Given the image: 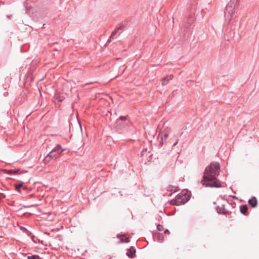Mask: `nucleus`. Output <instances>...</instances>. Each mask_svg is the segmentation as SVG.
Returning a JSON list of instances; mask_svg holds the SVG:
<instances>
[{
	"mask_svg": "<svg viewBox=\"0 0 259 259\" xmlns=\"http://www.w3.org/2000/svg\"><path fill=\"white\" fill-rule=\"evenodd\" d=\"M28 259H40V257L37 254L30 255L27 256Z\"/></svg>",
	"mask_w": 259,
	"mask_h": 259,
	"instance_id": "dca6fc26",
	"label": "nucleus"
},
{
	"mask_svg": "<svg viewBox=\"0 0 259 259\" xmlns=\"http://www.w3.org/2000/svg\"><path fill=\"white\" fill-rule=\"evenodd\" d=\"M23 183L22 182H21V183H20V184H15V189H16V190L18 192H19V193H21V191H20V188L21 187H22V186H23Z\"/></svg>",
	"mask_w": 259,
	"mask_h": 259,
	"instance_id": "2eb2a0df",
	"label": "nucleus"
},
{
	"mask_svg": "<svg viewBox=\"0 0 259 259\" xmlns=\"http://www.w3.org/2000/svg\"><path fill=\"white\" fill-rule=\"evenodd\" d=\"M65 150V149H62L61 148L60 144H57L45 157V162L46 163H48L51 160L58 158L60 154Z\"/></svg>",
	"mask_w": 259,
	"mask_h": 259,
	"instance_id": "7ed1b4c3",
	"label": "nucleus"
},
{
	"mask_svg": "<svg viewBox=\"0 0 259 259\" xmlns=\"http://www.w3.org/2000/svg\"><path fill=\"white\" fill-rule=\"evenodd\" d=\"M0 196H3V197H5V196L3 193H0Z\"/></svg>",
	"mask_w": 259,
	"mask_h": 259,
	"instance_id": "b1692460",
	"label": "nucleus"
},
{
	"mask_svg": "<svg viewBox=\"0 0 259 259\" xmlns=\"http://www.w3.org/2000/svg\"><path fill=\"white\" fill-rule=\"evenodd\" d=\"M124 25L123 23H120L118 26H117L116 29L118 31L120 30H122L123 28Z\"/></svg>",
	"mask_w": 259,
	"mask_h": 259,
	"instance_id": "6ab92c4d",
	"label": "nucleus"
},
{
	"mask_svg": "<svg viewBox=\"0 0 259 259\" xmlns=\"http://www.w3.org/2000/svg\"><path fill=\"white\" fill-rule=\"evenodd\" d=\"M215 209L217 211V212L219 214H225V205L223 204L221 207L219 206H217L215 207Z\"/></svg>",
	"mask_w": 259,
	"mask_h": 259,
	"instance_id": "9b49d317",
	"label": "nucleus"
},
{
	"mask_svg": "<svg viewBox=\"0 0 259 259\" xmlns=\"http://www.w3.org/2000/svg\"><path fill=\"white\" fill-rule=\"evenodd\" d=\"M239 10L237 0H231L226 6L225 13V25L226 31L230 33L231 37L235 35L234 31L238 28L240 26L239 18H238V11Z\"/></svg>",
	"mask_w": 259,
	"mask_h": 259,
	"instance_id": "f257e3e1",
	"label": "nucleus"
},
{
	"mask_svg": "<svg viewBox=\"0 0 259 259\" xmlns=\"http://www.w3.org/2000/svg\"><path fill=\"white\" fill-rule=\"evenodd\" d=\"M173 78V76L172 75H167L166 77L163 78L162 80V85L164 86L166 85L168 81L171 80Z\"/></svg>",
	"mask_w": 259,
	"mask_h": 259,
	"instance_id": "9d476101",
	"label": "nucleus"
},
{
	"mask_svg": "<svg viewBox=\"0 0 259 259\" xmlns=\"http://www.w3.org/2000/svg\"><path fill=\"white\" fill-rule=\"evenodd\" d=\"M169 233H170V232L168 229H166L164 231L165 234H169Z\"/></svg>",
	"mask_w": 259,
	"mask_h": 259,
	"instance_id": "5701e85b",
	"label": "nucleus"
},
{
	"mask_svg": "<svg viewBox=\"0 0 259 259\" xmlns=\"http://www.w3.org/2000/svg\"><path fill=\"white\" fill-rule=\"evenodd\" d=\"M118 32V30H117L116 28L115 30L112 32V34L111 36H110L108 40V41H110L111 38L116 35V34Z\"/></svg>",
	"mask_w": 259,
	"mask_h": 259,
	"instance_id": "a211bd4d",
	"label": "nucleus"
},
{
	"mask_svg": "<svg viewBox=\"0 0 259 259\" xmlns=\"http://www.w3.org/2000/svg\"><path fill=\"white\" fill-rule=\"evenodd\" d=\"M126 117L121 116L116 121V127L118 128H121L124 126V123H126Z\"/></svg>",
	"mask_w": 259,
	"mask_h": 259,
	"instance_id": "0eeeda50",
	"label": "nucleus"
},
{
	"mask_svg": "<svg viewBox=\"0 0 259 259\" xmlns=\"http://www.w3.org/2000/svg\"><path fill=\"white\" fill-rule=\"evenodd\" d=\"M156 237L158 242H162L164 240V237L161 233H158L156 235Z\"/></svg>",
	"mask_w": 259,
	"mask_h": 259,
	"instance_id": "ddd939ff",
	"label": "nucleus"
},
{
	"mask_svg": "<svg viewBox=\"0 0 259 259\" xmlns=\"http://www.w3.org/2000/svg\"><path fill=\"white\" fill-rule=\"evenodd\" d=\"M178 187L174 186H169L167 187V191H169L170 192L174 191V192H176L178 191Z\"/></svg>",
	"mask_w": 259,
	"mask_h": 259,
	"instance_id": "4468645a",
	"label": "nucleus"
},
{
	"mask_svg": "<svg viewBox=\"0 0 259 259\" xmlns=\"http://www.w3.org/2000/svg\"><path fill=\"white\" fill-rule=\"evenodd\" d=\"M190 195L187 192L183 191L179 193L175 199L170 201V203L174 205H181L186 203L190 199Z\"/></svg>",
	"mask_w": 259,
	"mask_h": 259,
	"instance_id": "20e7f679",
	"label": "nucleus"
},
{
	"mask_svg": "<svg viewBox=\"0 0 259 259\" xmlns=\"http://www.w3.org/2000/svg\"><path fill=\"white\" fill-rule=\"evenodd\" d=\"M20 170H11V173L13 174H20Z\"/></svg>",
	"mask_w": 259,
	"mask_h": 259,
	"instance_id": "412c9836",
	"label": "nucleus"
},
{
	"mask_svg": "<svg viewBox=\"0 0 259 259\" xmlns=\"http://www.w3.org/2000/svg\"><path fill=\"white\" fill-rule=\"evenodd\" d=\"M248 203L254 208L257 205V201L255 197L253 196L248 200Z\"/></svg>",
	"mask_w": 259,
	"mask_h": 259,
	"instance_id": "1a4fd4ad",
	"label": "nucleus"
},
{
	"mask_svg": "<svg viewBox=\"0 0 259 259\" xmlns=\"http://www.w3.org/2000/svg\"><path fill=\"white\" fill-rule=\"evenodd\" d=\"M136 250L134 247H131L127 251L126 255L130 258H133L135 256Z\"/></svg>",
	"mask_w": 259,
	"mask_h": 259,
	"instance_id": "6e6552de",
	"label": "nucleus"
},
{
	"mask_svg": "<svg viewBox=\"0 0 259 259\" xmlns=\"http://www.w3.org/2000/svg\"><path fill=\"white\" fill-rule=\"evenodd\" d=\"M247 209H248V208H247L246 205H241L240 207V212L243 214H244V215L246 214Z\"/></svg>",
	"mask_w": 259,
	"mask_h": 259,
	"instance_id": "f8f14e48",
	"label": "nucleus"
},
{
	"mask_svg": "<svg viewBox=\"0 0 259 259\" xmlns=\"http://www.w3.org/2000/svg\"><path fill=\"white\" fill-rule=\"evenodd\" d=\"M172 193H169V194H167V195L168 196H171V195H172Z\"/></svg>",
	"mask_w": 259,
	"mask_h": 259,
	"instance_id": "393cba45",
	"label": "nucleus"
},
{
	"mask_svg": "<svg viewBox=\"0 0 259 259\" xmlns=\"http://www.w3.org/2000/svg\"><path fill=\"white\" fill-rule=\"evenodd\" d=\"M171 132L170 130H163L159 134V142L161 145L168 143V140L170 137Z\"/></svg>",
	"mask_w": 259,
	"mask_h": 259,
	"instance_id": "39448f33",
	"label": "nucleus"
},
{
	"mask_svg": "<svg viewBox=\"0 0 259 259\" xmlns=\"http://www.w3.org/2000/svg\"><path fill=\"white\" fill-rule=\"evenodd\" d=\"M120 241L121 242H125V243H128L130 242V240L128 238H126V239H121L120 240Z\"/></svg>",
	"mask_w": 259,
	"mask_h": 259,
	"instance_id": "4be33fe9",
	"label": "nucleus"
},
{
	"mask_svg": "<svg viewBox=\"0 0 259 259\" xmlns=\"http://www.w3.org/2000/svg\"><path fill=\"white\" fill-rule=\"evenodd\" d=\"M23 188L25 190L26 189V188L25 187H24Z\"/></svg>",
	"mask_w": 259,
	"mask_h": 259,
	"instance_id": "a878e982",
	"label": "nucleus"
},
{
	"mask_svg": "<svg viewBox=\"0 0 259 259\" xmlns=\"http://www.w3.org/2000/svg\"><path fill=\"white\" fill-rule=\"evenodd\" d=\"M178 135L171 133L168 140V143L172 144V146H176L178 143Z\"/></svg>",
	"mask_w": 259,
	"mask_h": 259,
	"instance_id": "423d86ee",
	"label": "nucleus"
},
{
	"mask_svg": "<svg viewBox=\"0 0 259 259\" xmlns=\"http://www.w3.org/2000/svg\"><path fill=\"white\" fill-rule=\"evenodd\" d=\"M221 168L218 162H212L204 170L201 183L207 187L220 188L222 187L217 177L220 175Z\"/></svg>",
	"mask_w": 259,
	"mask_h": 259,
	"instance_id": "f03ea898",
	"label": "nucleus"
},
{
	"mask_svg": "<svg viewBox=\"0 0 259 259\" xmlns=\"http://www.w3.org/2000/svg\"><path fill=\"white\" fill-rule=\"evenodd\" d=\"M157 229L159 231H162L163 230V226L162 225H161L160 224H158L157 226Z\"/></svg>",
	"mask_w": 259,
	"mask_h": 259,
	"instance_id": "aec40b11",
	"label": "nucleus"
},
{
	"mask_svg": "<svg viewBox=\"0 0 259 259\" xmlns=\"http://www.w3.org/2000/svg\"><path fill=\"white\" fill-rule=\"evenodd\" d=\"M118 32V30H117L116 28L115 30L112 32V34L111 36H110L108 40V41H110L111 38L116 35V34Z\"/></svg>",
	"mask_w": 259,
	"mask_h": 259,
	"instance_id": "f3484780",
	"label": "nucleus"
}]
</instances>
